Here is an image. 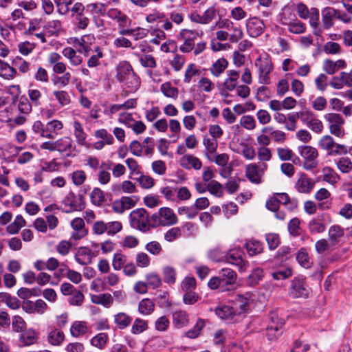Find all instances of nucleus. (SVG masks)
<instances>
[{
  "label": "nucleus",
  "mask_w": 352,
  "mask_h": 352,
  "mask_svg": "<svg viewBox=\"0 0 352 352\" xmlns=\"http://www.w3.org/2000/svg\"><path fill=\"white\" fill-rule=\"evenodd\" d=\"M155 309V303L150 298H144L138 303V311L143 316L151 314Z\"/></svg>",
  "instance_id": "35"
},
{
  "label": "nucleus",
  "mask_w": 352,
  "mask_h": 352,
  "mask_svg": "<svg viewBox=\"0 0 352 352\" xmlns=\"http://www.w3.org/2000/svg\"><path fill=\"white\" fill-rule=\"evenodd\" d=\"M283 324V321L281 320L278 324L276 325L271 324L267 327V336L270 340H274L276 339L277 337L281 334L280 329Z\"/></svg>",
  "instance_id": "55"
},
{
  "label": "nucleus",
  "mask_w": 352,
  "mask_h": 352,
  "mask_svg": "<svg viewBox=\"0 0 352 352\" xmlns=\"http://www.w3.org/2000/svg\"><path fill=\"white\" fill-rule=\"evenodd\" d=\"M94 54H92L87 60V65L89 68L96 67L101 63V59L104 56L102 49L98 46H95L92 50Z\"/></svg>",
  "instance_id": "34"
},
{
  "label": "nucleus",
  "mask_w": 352,
  "mask_h": 352,
  "mask_svg": "<svg viewBox=\"0 0 352 352\" xmlns=\"http://www.w3.org/2000/svg\"><path fill=\"white\" fill-rule=\"evenodd\" d=\"M16 74V70L8 63L0 60V77L6 80L13 79Z\"/></svg>",
  "instance_id": "37"
},
{
  "label": "nucleus",
  "mask_w": 352,
  "mask_h": 352,
  "mask_svg": "<svg viewBox=\"0 0 352 352\" xmlns=\"http://www.w3.org/2000/svg\"><path fill=\"white\" fill-rule=\"evenodd\" d=\"M309 228L311 233H322L326 227L319 218H314L309 221Z\"/></svg>",
  "instance_id": "58"
},
{
  "label": "nucleus",
  "mask_w": 352,
  "mask_h": 352,
  "mask_svg": "<svg viewBox=\"0 0 352 352\" xmlns=\"http://www.w3.org/2000/svg\"><path fill=\"white\" fill-rule=\"evenodd\" d=\"M240 125L248 131H252L256 129V120L252 116H243L240 119Z\"/></svg>",
  "instance_id": "60"
},
{
  "label": "nucleus",
  "mask_w": 352,
  "mask_h": 352,
  "mask_svg": "<svg viewBox=\"0 0 352 352\" xmlns=\"http://www.w3.org/2000/svg\"><path fill=\"white\" fill-rule=\"evenodd\" d=\"M324 118L328 124L329 130L331 135L342 138L345 135V130L343 127L345 124V120L339 113H327L324 116Z\"/></svg>",
  "instance_id": "5"
},
{
  "label": "nucleus",
  "mask_w": 352,
  "mask_h": 352,
  "mask_svg": "<svg viewBox=\"0 0 352 352\" xmlns=\"http://www.w3.org/2000/svg\"><path fill=\"white\" fill-rule=\"evenodd\" d=\"M251 296L250 294L245 295H238L232 305L234 310H236V315L245 312L250 306Z\"/></svg>",
  "instance_id": "23"
},
{
  "label": "nucleus",
  "mask_w": 352,
  "mask_h": 352,
  "mask_svg": "<svg viewBox=\"0 0 352 352\" xmlns=\"http://www.w3.org/2000/svg\"><path fill=\"white\" fill-rule=\"evenodd\" d=\"M336 19V10L333 8H325L322 12V22L324 29L328 30L333 25V19Z\"/></svg>",
  "instance_id": "27"
},
{
  "label": "nucleus",
  "mask_w": 352,
  "mask_h": 352,
  "mask_svg": "<svg viewBox=\"0 0 352 352\" xmlns=\"http://www.w3.org/2000/svg\"><path fill=\"white\" fill-rule=\"evenodd\" d=\"M88 331L87 322L85 321H75L70 327V334L74 338L83 336Z\"/></svg>",
  "instance_id": "30"
},
{
  "label": "nucleus",
  "mask_w": 352,
  "mask_h": 352,
  "mask_svg": "<svg viewBox=\"0 0 352 352\" xmlns=\"http://www.w3.org/2000/svg\"><path fill=\"white\" fill-rule=\"evenodd\" d=\"M245 248L249 255L252 256L261 253L263 246L260 241L252 239L246 242Z\"/></svg>",
  "instance_id": "39"
},
{
  "label": "nucleus",
  "mask_w": 352,
  "mask_h": 352,
  "mask_svg": "<svg viewBox=\"0 0 352 352\" xmlns=\"http://www.w3.org/2000/svg\"><path fill=\"white\" fill-rule=\"evenodd\" d=\"M94 253L87 247H80L74 256L76 261L82 265H87L92 262Z\"/></svg>",
  "instance_id": "22"
},
{
  "label": "nucleus",
  "mask_w": 352,
  "mask_h": 352,
  "mask_svg": "<svg viewBox=\"0 0 352 352\" xmlns=\"http://www.w3.org/2000/svg\"><path fill=\"white\" fill-rule=\"evenodd\" d=\"M148 329L147 321L141 318H136L131 327V332L133 334H140Z\"/></svg>",
  "instance_id": "59"
},
{
  "label": "nucleus",
  "mask_w": 352,
  "mask_h": 352,
  "mask_svg": "<svg viewBox=\"0 0 352 352\" xmlns=\"http://www.w3.org/2000/svg\"><path fill=\"white\" fill-rule=\"evenodd\" d=\"M44 28L49 35L58 36L62 30V24L59 20H52L49 21Z\"/></svg>",
  "instance_id": "47"
},
{
  "label": "nucleus",
  "mask_w": 352,
  "mask_h": 352,
  "mask_svg": "<svg viewBox=\"0 0 352 352\" xmlns=\"http://www.w3.org/2000/svg\"><path fill=\"white\" fill-rule=\"evenodd\" d=\"M90 199L91 203L96 206H100L105 200L104 192L99 188H94L92 190L90 193Z\"/></svg>",
  "instance_id": "50"
},
{
  "label": "nucleus",
  "mask_w": 352,
  "mask_h": 352,
  "mask_svg": "<svg viewBox=\"0 0 352 352\" xmlns=\"http://www.w3.org/2000/svg\"><path fill=\"white\" fill-rule=\"evenodd\" d=\"M125 164L127 166L130 175H141V166L139 165L138 161L132 157H129L125 160Z\"/></svg>",
  "instance_id": "62"
},
{
  "label": "nucleus",
  "mask_w": 352,
  "mask_h": 352,
  "mask_svg": "<svg viewBox=\"0 0 352 352\" xmlns=\"http://www.w3.org/2000/svg\"><path fill=\"white\" fill-rule=\"evenodd\" d=\"M255 65L258 67L259 82L265 84L268 80V74L272 70V63L266 54L261 55L255 61Z\"/></svg>",
  "instance_id": "10"
},
{
  "label": "nucleus",
  "mask_w": 352,
  "mask_h": 352,
  "mask_svg": "<svg viewBox=\"0 0 352 352\" xmlns=\"http://www.w3.org/2000/svg\"><path fill=\"white\" fill-rule=\"evenodd\" d=\"M57 151L66 157H74L78 153L75 142L69 136L56 140Z\"/></svg>",
  "instance_id": "9"
},
{
  "label": "nucleus",
  "mask_w": 352,
  "mask_h": 352,
  "mask_svg": "<svg viewBox=\"0 0 352 352\" xmlns=\"http://www.w3.org/2000/svg\"><path fill=\"white\" fill-rule=\"evenodd\" d=\"M109 336L105 333H99L90 340V344L94 347L102 350L105 348Z\"/></svg>",
  "instance_id": "38"
},
{
  "label": "nucleus",
  "mask_w": 352,
  "mask_h": 352,
  "mask_svg": "<svg viewBox=\"0 0 352 352\" xmlns=\"http://www.w3.org/2000/svg\"><path fill=\"white\" fill-rule=\"evenodd\" d=\"M296 15L293 12V9L289 6H284L280 13L278 14V21L284 25H288L296 19Z\"/></svg>",
  "instance_id": "28"
},
{
  "label": "nucleus",
  "mask_w": 352,
  "mask_h": 352,
  "mask_svg": "<svg viewBox=\"0 0 352 352\" xmlns=\"http://www.w3.org/2000/svg\"><path fill=\"white\" fill-rule=\"evenodd\" d=\"M116 78L130 92H135L140 87L139 76L134 72L131 65L126 60L120 61L117 65Z\"/></svg>",
  "instance_id": "1"
},
{
  "label": "nucleus",
  "mask_w": 352,
  "mask_h": 352,
  "mask_svg": "<svg viewBox=\"0 0 352 352\" xmlns=\"http://www.w3.org/2000/svg\"><path fill=\"white\" fill-rule=\"evenodd\" d=\"M189 322L188 314L184 310H177L173 313V323L177 329L186 327Z\"/></svg>",
  "instance_id": "29"
},
{
  "label": "nucleus",
  "mask_w": 352,
  "mask_h": 352,
  "mask_svg": "<svg viewBox=\"0 0 352 352\" xmlns=\"http://www.w3.org/2000/svg\"><path fill=\"white\" fill-rule=\"evenodd\" d=\"M335 140L332 136L330 135H324L320 138L318 141V146L328 152L329 155L330 154V151H331L332 148H333V146L335 145Z\"/></svg>",
  "instance_id": "44"
},
{
  "label": "nucleus",
  "mask_w": 352,
  "mask_h": 352,
  "mask_svg": "<svg viewBox=\"0 0 352 352\" xmlns=\"http://www.w3.org/2000/svg\"><path fill=\"white\" fill-rule=\"evenodd\" d=\"M94 136L96 139H101L104 142H106L107 145H111L114 142L113 136L109 133L105 129L96 130L94 132Z\"/></svg>",
  "instance_id": "61"
},
{
  "label": "nucleus",
  "mask_w": 352,
  "mask_h": 352,
  "mask_svg": "<svg viewBox=\"0 0 352 352\" xmlns=\"http://www.w3.org/2000/svg\"><path fill=\"white\" fill-rule=\"evenodd\" d=\"M161 92L168 98L175 100L179 94V91L177 87H173L170 82H166L160 86Z\"/></svg>",
  "instance_id": "42"
},
{
  "label": "nucleus",
  "mask_w": 352,
  "mask_h": 352,
  "mask_svg": "<svg viewBox=\"0 0 352 352\" xmlns=\"http://www.w3.org/2000/svg\"><path fill=\"white\" fill-rule=\"evenodd\" d=\"M91 301L96 305H101L105 307H109L113 302V299L110 294L91 295Z\"/></svg>",
  "instance_id": "33"
},
{
  "label": "nucleus",
  "mask_w": 352,
  "mask_h": 352,
  "mask_svg": "<svg viewBox=\"0 0 352 352\" xmlns=\"http://www.w3.org/2000/svg\"><path fill=\"white\" fill-rule=\"evenodd\" d=\"M107 16L114 21L118 26H130L131 19L117 8H111L108 10Z\"/></svg>",
  "instance_id": "21"
},
{
  "label": "nucleus",
  "mask_w": 352,
  "mask_h": 352,
  "mask_svg": "<svg viewBox=\"0 0 352 352\" xmlns=\"http://www.w3.org/2000/svg\"><path fill=\"white\" fill-rule=\"evenodd\" d=\"M246 28L248 35L251 37L256 38L263 33L265 29V25L263 21L259 18L252 17L247 20Z\"/></svg>",
  "instance_id": "17"
},
{
  "label": "nucleus",
  "mask_w": 352,
  "mask_h": 352,
  "mask_svg": "<svg viewBox=\"0 0 352 352\" xmlns=\"http://www.w3.org/2000/svg\"><path fill=\"white\" fill-rule=\"evenodd\" d=\"M228 66V60L220 58L213 63L209 69L210 74L214 77H219Z\"/></svg>",
  "instance_id": "32"
},
{
  "label": "nucleus",
  "mask_w": 352,
  "mask_h": 352,
  "mask_svg": "<svg viewBox=\"0 0 352 352\" xmlns=\"http://www.w3.org/2000/svg\"><path fill=\"white\" fill-rule=\"evenodd\" d=\"M131 320V318L124 312H120L114 316V322L120 329H124L129 327Z\"/></svg>",
  "instance_id": "43"
},
{
  "label": "nucleus",
  "mask_w": 352,
  "mask_h": 352,
  "mask_svg": "<svg viewBox=\"0 0 352 352\" xmlns=\"http://www.w3.org/2000/svg\"><path fill=\"white\" fill-rule=\"evenodd\" d=\"M95 40V36L93 34H85L79 38H74L73 45L78 52L83 54L85 56H88L92 51L91 46Z\"/></svg>",
  "instance_id": "12"
},
{
  "label": "nucleus",
  "mask_w": 352,
  "mask_h": 352,
  "mask_svg": "<svg viewBox=\"0 0 352 352\" xmlns=\"http://www.w3.org/2000/svg\"><path fill=\"white\" fill-rule=\"evenodd\" d=\"M37 338V333L34 330L29 329L20 336L19 342L23 346H29L35 343Z\"/></svg>",
  "instance_id": "36"
},
{
  "label": "nucleus",
  "mask_w": 352,
  "mask_h": 352,
  "mask_svg": "<svg viewBox=\"0 0 352 352\" xmlns=\"http://www.w3.org/2000/svg\"><path fill=\"white\" fill-rule=\"evenodd\" d=\"M63 128V124L61 121L58 120H53L47 123L46 133L50 134V139L54 138V137L58 135V132L61 131Z\"/></svg>",
  "instance_id": "40"
},
{
  "label": "nucleus",
  "mask_w": 352,
  "mask_h": 352,
  "mask_svg": "<svg viewBox=\"0 0 352 352\" xmlns=\"http://www.w3.org/2000/svg\"><path fill=\"white\" fill-rule=\"evenodd\" d=\"M298 151L303 159L302 167L306 170H311L318 166V152L313 146L305 145L298 147Z\"/></svg>",
  "instance_id": "6"
},
{
  "label": "nucleus",
  "mask_w": 352,
  "mask_h": 352,
  "mask_svg": "<svg viewBox=\"0 0 352 352\" xmlns=\"http://www.w3.org/2000/svg\"><path fill=\"white\" fill-rule=\"evenodd\" d=\"M197 87L201 91L210 93L214 89V84L206 77H202L198 81Z\"/></svg>",
  "instance_id": "57"
},
{
  "label": "nucleus",
  "mask_w": 352,
  "mask_h": 352,
  "mask_svg": "<svg viewBox=\"0 0 352 352\" xmlns=\"http://www.w3.org/2000/svg\"><path fill=\"white\" fill-rule=\"evenodd\" d=\"M134 54L139 58V61L142 66L150 68L156 67L155 59L151 54L140 55L138 52H135Z\"/></svg>",
  "instance_id": "49"
},
{
  "label": "nucleus",
  "mask_w": 352,
  "mask_h": 352,
  "mask_svg": "<svg viewBox=\"0 0 352 352\" xmlns=\"http://www.w3.org/2000/svg\"><path fill=\"white\" fill-rule=\"evenodd\" d=\"M267 168V165L264 163L260 165L250 164L245 167V175L252 183L258 184L261 182V177Z\"/></svg>",
  "instance_id": "11"
},
{
  "label": "nucleus",
  "mask_w": 352,
  "mask_h": 352,
  "mask_svg": "<svg viewBox=\"0 0 352 352\" xmlns=\"http://www.w3.org/2000/svg\"><path fill=\"white\" fill-rule=\"evenodd\" d=\"M287 27L288 31L292 34H300L306 31L305 24L296 18Z\"/></svg>",
  "instance_id": "48"
},
{
  "label": "nucleus",
  "mask_w": 352,
  "mask_h": 352,
  "mask_svg": "<svg viewBox=\"0 0 352 352\" xmlns=\"http://www.w3.org/2000/svg\"><path fill=\"white\" fill-rule=\"evenodd\" d=\"M129 222L131 228L142 232L148 230L151 224L148 213L144 208H138L131 212Z\"/></svg>",
  "instance_id": "4"
},
{
  "label": "nucleus",
  "mask_w": 352,
  "mask_h": 352,
  "mask_svg": "<svg viewBox=\"0 0 352 352\" xmlns=\"http://www.w3.org/2000/svg\"><path fill=\"white\" fill-rule=\"evenodd\" d=\"M323 180L333 184L338 182V175L333 169L329 166L324 167L322 168Z\"/></svg>",
  "instance_id": "54"
},
{
  "label": "nucleus",
  "mask_w": 352,
  "mask_h": 352,
  "mask_svg": "<svg viewBox=\"0 0 352 352\" xmlns=\"http://www.w3.org/2000/svg\"><path fill=\"white\" fill-rule=\"evenodd\" d=\"M243 252L241 248H234L230 250L224 256L225 260L228 263L236 265L241 271H245L248 263L243 259Z\"/></svg>",
  "instance_id": "13"
},
{
  "label": "nucleus",
  "mask_w": 352,
  "mask_h": 352,
  "mask_svg": "<svg viewBox=\"0 0 352 352\" xmlns=\"http://www.w3.org/2000/svg\"><path fill=\"white\" fill-rule=\"evenodd\" d=\"M73 135L76 140V142L78 146L89 148L90 143L87 142V134L84 130L82 124L78 120L73 122Z\"/></svg>",
  "instance_id": "15"
},
{
  "label": "nucleus",
  "mask_w": 352,
  "mask_h": 352,
  "mask_svg": "<svg viewBox=\"0 0 352 352\" xmlns=\"http://www.w3.org/2000/svg\"><path fill=\"white\" fill-rule=\"evenodd\" d=\"M62 206L63 210L67 213L80 211L85 208L82 198L72 192H69L64 197L62 201Z\"/></svg>",
  "instance_id": "8"
},
{
  "label": "nucleus",
  "mask_w": 352,
  "mask_h": 352,
  "mask_svg": "<svg viewBox=\"0 0 352 352\" xmlns=\"http://www.w3.org/2000/svg\"><path fill=\"white\" fill-rule=\"evenodd\" d=\"M261 131L263 133H268L271 140L276 143L283 144L286 141V133L284 131L274 129L273 126H265L261 129Z\"/></svg>",
  "instance_id": "25"
},
{
  "label": "nucleus",
  "mask_w": 352,
  "mask_h": 352,
  "mask_svg": "<svg viewBox=\"0 0 352 352\" xmlns=\"http://www.w3.org/2000/svg\"><path fill=\"white\" fill-rule=\"evenodd\" d=\"M52 94L60 107L68 106L72 102L71 96L65 90H54Z\"/></svg>",
  "instance_id": "31"
},
{
  "label": "nucleus",
  "mask_w": 352,
  "mask_h": 352,
  "mask_svg": "<svg viewBox=\"0 0 352 352\" xmlns=\"http://www.w3.org/2000/svg\"><path fill=\"white\" fill-rule=\"evenodd\" d=\"M221 276L222 277V278H221L222 282H225L226 285H232L235 282L236 274L231 269H222L221 272Z\"/></svg>",
  "instance_id": "64"
},
{
  "label": "nucleus",
  "mask_w": 352,
  "mask_h": 352,
  "mask_svg": "<svg viewBox=\"0 0 352 352\" xmlns=\"http://www.w3.org/2000/svg\"><path fill=\"white\" fill-rule=\"evenodd\" d=\"M180 166L187 170H200L202 167V162L196 156L192 154H186L179 160Z\"/></svg>",
  "instance_id": "20"
},
{
  "label": "nucleus",
  "mask_w": 352,
  "mask_h": 352,
  "mask_svg": "<svg viewBox=\"0 0 352 352\" xmlns=\"http://www.w3.org/2000/svg\"><path fill=\"white\" fill-rule=\"evenodd\" d=\"M13 107L0 104V121L9 122L12 121Z\"/></svg>",
  "instance_id": "52"
},
{
  "label": "nucleus",
  "mask_w": 352,
  "mask_h": 352,
  "mask_svg": "<svg viewBox=\"0 0 352 352\" xmlns=\"http://www.w3.org/2000/svg\"><path fill=\"white\" fill-rule=\"evenodd\" d=\"M164 280L168 284H173L176 281L177 272L175 269L170 265H166L162 268Z\"/></svg>",
  "instance_id": "45"
},
{
  "label": "nucleus",
  "mask_w": 352,
  "mask_h": 352,
  "mask_svg": "<svg viewBox=\"0 0 352 352\" xmlns=\"http://www.w3.org/2000/svg\"><path fill=\"white\" fill-rule=\"evenodd\" d=\"M289 295L294 298H306L309 295V289L305 286L302 279L298 278L292 280Z\"/></svg>",
  "instance_id": "18"
},
{
  "label": "nucleus",
  "mask_w": 352,
  "mask_h": 352,
  "mask_svg": "<svg viewBox=\"0 0 352 352\" xmlns=\"http://www.w3.org/2000/svg\"><path fill=\"white\" fill-rule=\"evenodd\" d=\"M300 120L302 124L316 133H321L324 129L322 121L308 108L300 111Z\"/></svg>",
  "instance_id": "7"
},
{
  "label": "nucleus",
  "mask_w": 352,
  "mask_h": 352,
  "mask_svg": "<svg viewBox=\"0 0 352 352\" xmlns=\"http://www.w3.org/2000/svg\"><path fill=\"white\" fill-rule=\"evenodd\" d=\"M227 32H228V38L231 43L238 42L243 36V30L240 25H238L234 24Z\"/></svg>",
  "instance_id": "51"
},
{
  "label": "nucleus",
  "mask_w": 352,
  "mask_h": 352,
  "mask_svg": "<svg viewBox=\"0 0 352 352\" xmlns=\"http://www.w3.org/2000/svg\"><path fill=\"white\" fill-rule=\"evenodd\" d=\"M296 12L298 16L302 19H309L310 25L314 28V34L318 36L321 34L320 30L318 29L319 22V10L316 8L309 9L302 3H298L296 5Z\"/></svg>",
  "instance_id": "3"
},
{
  "label": "nucleus",
  "mask_w": 352,
  "mask_h": 352,
  "mask_svg": "<svg viewBox=\"0 0 352 352\" xmlns=\"http://www.w3.org/2000/svg\"><path fill=\"white\" fill-rule=\"evenodd\" d=\"M315 182L309 177L305 173H299L295 183V190L302 194H309L314 189Z\"/></svg>",
  "instance_id": "14"
},
{
  "label": "nucleus",
  "mask_w": 352,
  "mask_h": 352,
  "mask_svg": "<svg viewBox=\"0 0 352 352\" xmlns=\"http://www.w3.org/2000/svg\"><path fill=\"white\" fill-rule=\"evenodd\" d=\"M71 226L74 230L71 236L74 240H80L84 238L88 233V231L85 228L84 220L82 218H74L71 221Z\"/></svg>",
  "instance_id": "19"
},
{
  "label": "nucleus",
  "mask_w": 352,
  "mask_h": 352,
  "mask_svg": "<svg viewBox=\"0 0 352 352\" xmlns=\"http://www.w3.org/2000/svg\"><path fill=\"white\" fill-rule=\"evenodd\" d=\"M337 168L343 173H349L352 170V161L349 157L342 156L336 160Z\"/></svg>",
  "instance_id": "41"
},
{
  "label": "nucleus",
  "mask_w": 352,
  "mask_h": 352,
  "mask_svg": "<svg viewBox=\"0 0 352 352\" xmlns=\"http://www.w3.org/2000/svg\"><path fill=\"white\" fill-rule=\"evenodd\" d=\"M62 54L69 60L72 67H78L82 63V58L78 55L76 51L71 47H65L62 50Z\"/></svg>",
  "instance_id": "26"
},
{
  "label": "nucleus",
  "mask_w": 352,
  "mask_h": 352,
  "mask_svg": "<svg viewBox=\"0 0 352 352\" xmlns=\"http://www.w3.org/2000/svg\"><path fill=\"white\" fill-rule=\"evenodd\" d=\"M200 73L199 69L197 68L195 64L190 63L188 65L184 78L185 83H190L193 76H199Z\"/></svg>",
  "instance_id": "56"
},
{
  "label": "nucleus",
  "mask_w": 352,
  "mask_h": 352,
  "mask_svg": "<svg viewBox=\"0 0 352 352\" xmlns=\"http://www.w3.org/2000/svg\"><path fill=\"white\" fill-rule=\"evenodd\" d=\"M150 221L151 225L154 228L170 226L177 223L178 218L173 209L168 207H162L151 216Z\"/></svg>",
  "instance_id": "2"
},
{
  "label": "nucleus",
  "mask_w": 352,
  "mask_h": 352,
  "mask_svg": "<svg viewBox=\"0 0 352 352\" xmlns=\"http://www.w3.org/2000/svg\"><path fill=\"white\" fill-rule=\"evenodd\" d=\"M73 23L78 30H85L89 23V19L85 13L72 16Z\"/></svg>",
  "instance_id": "53"
},
{
  "label": "nucleus",
  "mask_w": 352,
  "mask_h": 352,
  "mask_svg": "<svg viewBox=\"0 0 352 352\" xmlns=\"http://www.w3.org/2000/svg\"><path fill=\"white\" fill-rule=\"evenodd\" d=\"M236 311L232 305H219L214 309L215 314L222 320H232L236 316Z\"/></svg>",
  "instance_id": "24"
},
{
  "label": "nucleus",
  "mask_w": 352,
  "mask_h": 352,
  "mask_svg": "<svg viewBox=\"0 0 352 352\" xmlns=\"http://www.w3.org/2000/svg\"><path fill=\"white\" fill-rule=\"evenodd\" d=\"M12 328L15 332H23L26 328V322L22 317L14 316L12 320Z\"/></svg>",
  "instance_id": "63"
},
{
  "label": "nucleus",
  "mask_w": 352,
  "mask_h": 352,
  "mask_svg": "<svg viewBox=\"0 0 352 352\" xmlns=\"http://www.w3.org/2000/svg\"><path fill=\"white\" fill-rule=\"evenodd\" d=\"M65 339L64 333L59 329H53L48 335L49 342L54 346L60 345Z\"/></svg>",
  "instance_id": "46"
},
{
  "label": "nucleus",
  "mask_w": 352,
  "mask_h": 352,
  "mask_svg": "<svg viewBox=\"0 0 352 352\" xmlns=\"http://www.w3.org/2000/svg\"><path fill=\"white\" fill-rule=\"evenodd\" d=\"M48 306L46 302L41 300H36L35 302L31 300L25 301L22 305V309L28 314H43L47 309Z\"/></svg>",
  "instance_id": "16"
}]
</instances>
